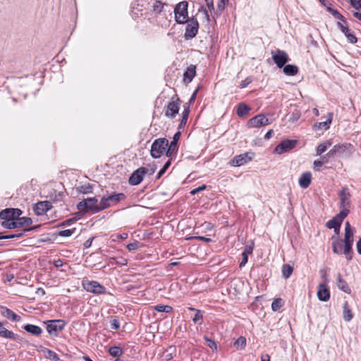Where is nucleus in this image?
I'll use <instances>...</instances> for the list:
<instances>
[{
  "instance_id": "f257e3e1",
  "label": "nucleus",
  "mask_w": 361,
  "mask_h": 361,
  "mask_svg": "<svg viewBox=\"0 0 361 361\" xmlns=\"http://www.w3.org/2000/svg\"><path fill=\"white\" fill-rule=\"evenodd\" d=\"M339 197V208L341 211L339 213H344L348 216L350 213V208L351 207V194L347 187H343L338 192Z\"/></svg>"
},
{
  "instance_id": "f03ea898",
  "label": "nucleus",
  "mask_w": 361,
  "mask_h": 361,
  "mask_svg": "<svg viewBox=\"0 0 361 361\" xmlns=\"http://www.w3.org/2000/svg\"><path fill=\"white\" fill-rule=\"evenodd\" d=\"M77 207L81 212H91L96 213L102 210V209H100V202H98L96 197H90L83 200L78 204Z\"/></svg>"
},
{
  "instance_id": "7ed1b4c3",
  "label": "nucleus",
  "mask_w": 361,
  "mask_h": 361,
  "mask_svg": "<svg viewBox=\"0 0 361 361\" xmlns=\"http://www.w3.org/2000/svg\"><path fill=\"white\" fill-rule=\"evenodd\" d=\"M169 140L166 138L156 139L152 144L150 154L154 158H160L164 154H166Z\"/></svg>"
},
{
  "instance_id": "20e7f679",
  "label": "nucleus",
  "mask_w": 361,
  "mask_h": 361,
  "mask_svg": "<svg viewBox=\"0 0 361 361\" xmlns=\"http://www.w3.org/2000/svg\"><path fill=\"white\" fill-rule=\"evenodd\" d=\"M188 4L185 1L179 2L174 8L175 20L178 24H183L188 19Z\"/></svg>"
},
{
  "instance_id": "39448f33",
  "label": "nucleus",
  "mask_w": 361,
  "mask_h": 361,
  "mask_svg": "<svg viewBox=\"0 0 361 361\" xmlns=\"http://www.w3.org/2000/svg\"><path fill=\"white\" fill-rule=\"evenodd\" d=\"M353 231H345L344 235V248H343V254L345 256L347 260L350 261L353 258Z\"/></svg>"
},
{
  "instance_id": "423d86ee",
  "label": "nucleus",
  "mask_w": 361,
  "mask_h": 361,
  "mask_svg": "<svg viewBox=\"0 0 361 361\" xmlns=\"http://www.w3.org/2000/svg\"><path fill=\"white\" fill-rule=\"evenodd\" d=\"M180 100L176 96L173 97L164 108V116L169 118H173L180 109Z\"/></svg>"
},
{
  "instance_id": "0eeeda50",
  "label": "nucleus",
  "mask_w": 361,
  "mask_h": 361,
  "mask_svg": "<svg viewBox=\"0 0 361 361\" xmlns=\"http://www.w3.org/2000/svg\"><path fill=\"white\" fill-rule=\"evenodd\" d=\"M82 284L83 288L87 292L96 295L106 293V288L96 281L83 280Z\"/></svg>"
},
{
  "instance_id": "6e6552de",
  "label": "nucleus",
  "mask_w": 361,
  "mask_h": 361,
  "mask_svg": "<svg viewBox=\"0 0 361 361\" xmlns=\"http://www.w3.org/2000/svg\"><path fill=\"white\" fill-rule=\"evenodd\" d=\"M126 197L123 193H114L108 196H104L100 200V209L102 210L109 207L112 204H116Z\"/></svg>"
},
{
  "instance_id": "1a4fd4ad",
  "label": "nucleus",
  "mask_w": 361,
  "mask_h": 361,
  "mask_svg": "<svg viewBox=\"0 0 361 361\" xmlns=\"http://www.w3.org/2000/svg\"><path fill=\"white\" fill-rule=\"evenodd\" d=\"M187 25L185 27V32L184 34V38L185 39H191L194 38L199 29V23L196 18H192L187 20Z\"/></svg>"
},
{
  "instance_id": "9d476101",
  "label": "nucleus",
  "mask_w": 361,
  "mask_h": 361,
  "mask_svg": "<svg viewBox=\"0 0 361 361\" xmlns=\"http://www.w3.org/2000/svg\"><path fill=\"white\" fill-rule=\"evenodd\" d=\"M45 324L47 332L55 336H57L58 332L63 330L66 326V322L62 319L49 320Z\"/></svg>"
},
{
  "instance_id": "9b49d317",
  "label": "nucleus",
  "mask_w": 361,
  "mask_h": 361,
  "mask_svg": "<svg viewBox=\"0 0 361 361\" xmlns=\"http://www.w3.org/2000/svg\"><path fill=\"white\" fill-rule=\"evenodd\" d=\"M149 171L147 167H140L130 176L128 183L131 185H137L143 180V177Z\"/></svg>"
},
{
  "instance_id": "f8f14e48",
  "label": "nucleus",
  "mask_w": 361,
  "mask_h": 361,
  "mask_svg": "<svg viewBox=\"0 0 361 361\" xmlns=\"http://www.w3.org/2000/svg\"><path fill=\"white\" fill-rule=\"evenodd\" d=\"M297 144L295 140H284L281 141L274 149V152L281 154L293 149Z\"/></svg>"
},
{
  "instance_id": "ddd939ff",
  "label": "nucleus",
  "mask_w": 361,
  "mask_h": 361,
  "mask_svg": "<svg viewBox=\"0 0 361 361\" xmlns=\"http://www.w3.org/2000/svg\"><path fill=\"white\" fill-rule=\"evenodd\" d=\"M346 216L344 213H338L332 219L327 221L326 226L329 228H334V232L338 235L340 232L341 224Z\"/></svg>"
},
{
  "instance_id": "4468645a",
  "label": "nucleus",
  "mask_w": 361,
  "mask_h": 361,
  "mask_svg": "<svg viewBox=\"0 0 361 361\" xmlns=\"http://www.w3.org/2000/svg\"><path fill=\"white\" fill-rule=\"evenodd\" d=\"M22 211L18 208H7L0 212V218L4 221L16 220L20 216Z\"/></svg>"
},
{
  "instance_id": "2eb2a0df",
  "label": "nucleus",
  "mask_w": 361,
  "mask_h": 361,
  "mask_svg": "<svg viewBox=\"0 0 361 361\" xmlns=\"http://www.w3.org/2000/svg\"><path fill=\"white\" fill-rule=\"evenodd\" d=\"M270 123L269 119L264 114H258L248 121L249 128H259Z\"/></svg>"
},
{
  "instance_id": "dca6fc26",
  "label": "nucleus",
  "mask_w": 361,
  "mask_h": 361,
  "mask_svg": "<svg viewBox=\"0 0 361 361\" xmlns=\"http://www.w3.org/2000/svg\"><path fill=\"white\" fill-rule=\"evenodd\" d=\"M272 59L274 63L279 68H283L285 64L290 60L288 55L281 50H277L275 54H273Z\"/></svg>"
},
{
  "instance_id": "f3484780",
  "label": "nucleus",
  "mask_w": 361,
  "mask_h": 361,
  "mask_svg": "<svg viewBox=\"0 0 361 361\" xmlns=\"http://www.w3.org/2000/svg\"><path fill=\"white\" fill-rule=\"evenodd\" d=\"M52 207L51 203L49 201L39 202L33 207L34 212L37 216L47 213Z\"/></svg>"
},
{
  "instance_id": "a211bd4d",
  "label": "nucleus",
  "mask_w": 361,
  "mask_h": 361,
  "mask_svg": "<svg viewBox=\"0 0 361 361\" xmlns=\"http://www.w3.org/2000/svg\"><path fill=\"white\" fill-rule=\"evenodd\" d=\"M337 26L338 27L340 30L345 35V36L346 37L350 43L355 44L357 42V37L353 34V32H351L350 30L348 28L347 22L346 24H344L341 22H338Z\"/></svg>"
},
{
  "instance_id": "6ab92c4d",
  "label": "nucleus",
  "mask_w": 361,
  "mask_h": 361,
  "mask_svg": "<svg viewBox=\"0 0 361 361\" xmlns=\"http://www.w3.org/2000/svg\"><path fill=\"white\" fill-rule=\"evenodd\" d=\"M318 299L323 302H326L330 298V291L324 283H320L317 287V293Z\"/></svg>"
},
{
  "instance_id": "aec40b11",
  "label": "nucleus",
  "mask_w": 361,
  "mask_h": 361,
  "mask_svg": "<svg viewBox=\"0 0 361 361\" xmlns=\"http://www.w3.org/2000/svg\"><path fill=\"white\" fill-rule=\"evenodd\" d=\"M1 314L6 318L13 321V322H20L21 320V317L16 314L13 311L11 310L6 307H1Z\"/></svg>"
},
{
  "instance_id": "412c9836",
  "label": "nucleus",
  "mask_w": 361,
  "mask_h": 361,
  "mask_svg": "<svg viewBox=\"0 0 361 361\" xmlns=\"http://www.w3.org/2000/svg\"><path fill=\"white\" fill-rule=\"evenodd\" d=\"M312 180V173L309 171L302 173L299 178L298 183L299 185L305 189L309 187Z\"/></svg>"
},
{
  "instance_id": "4be33fe9",
  "label": "nucleus",
  "mask_w": 361,
  "mask_h": 361,
  "mask_svg": "<svg viewBox=\"0 0 361 361\" xmlns=\"http://www.w3.org/2000/svg\"><path fill=\"white\" fill-rule=\"evenodd\" d=\"M196 74V68L195 66H190L187 68L186 71L183 74V81L185 83H190Z\"/></svg>"
},
{
  "instance_id": "5701e85b",
  "label": "nucleus",
  "mask_w": 361,
  "mask_h": 361,
  "mask_svg": "<svg viewBox=\"0 0 361 361\" xmlns=\"http://www.w3.org/2000/svg\"><path fill=\"white\" fill-rule=\"evenodd\" d=\"M249 160H251V157H248L247 153H245L235 156L232 160V163L233 166H240L246 164Z\"/></svg>"
},
{
  "instance_id": "b1692460",
  "label": "nucleus",
  "mask_w": 361,
  "mask_h": 361,
  "mask_svg": "<svg viewBox=\"0 0 361 361\" xmlns=\"http://www.w3.org/2000/svg\"><path fill=\"white\" fill-rule=\"evenodd\" d=\"M332 250L334 253L341 255L343 253L344 243L343 240H339L337 238H332Z\"/></svg>"
},
{
  "instance_id": "393cba45",
  "label": "nucleus",
  "mask_w": 361,
  "mask_h": 361,
  "mask_svg": "<svg viewBox=\"0 0 361 361\" xmlns=\"http://www.w3.org/2000/svg\"><path fill=\"white\" fill-rule=\"evenodd\" d=\"M0 336L13 341H16L18 337L17 334L6 329L1 322H0Z\"/></svg>"
},
{
  "instance_id": "a878e982",
  "label": "nucleus",
  "mask_w": 361,
  "mask_h": 361,
  "mask_svg": "<svg viewBox=\"0 0 361 361\" xmlns=\"http://www.w3.org/2000/svg\"><path fill=\"white\" fill-rule=\"evenodd\" d=\"M347 149L346 145H336L329 151L327 155L329 157H335L337 154H342Z\"/></svg>"
},
{
  "instance_id": "bb28decb",
  "label": "nucleus",
  "mask_w": 361,
  "mask_h": 361,
  "mask_svg": "<svg viewBox=\"0 0 361 361\" xmlns=\"http://www.w3.org/2000/svg\"><path fill=\"white\" fill-rule=\"evenodd\" d=\"M23 329L28 333H30L35 336H39L42 334V329L36 325L33 324H26L23 326Z\"/></svg>"
},
{
  "instance_id": "cd10ccee",
  "label": "nucleus",
  "mask_w": 361,
  "mask_h": 361,
  "mask_svg": "<svg viewBox=\"0 0 361 361\" xmlns=\"http://www.w3.org/2000/svg\"><path fill=\"white\" fill-rule=\"evenodd\" d=\"M343 317L344 320L345 322H350L353 317V314L347 301H345L343 303Z\"/></svg>"
},
{
  "instance_id": "c85d7f7f",
  "label": "nucleus",
  "mask_w": 361,
  "mask_h": 361,
  "mask_svg": "<svg viewBox=\"0 0 361 361\" xmlns=\"http://www.w3.org/2000/svg\"><path fill=\"white\" fill-rule=\"evenodd\" d=\"M337 287L341 290L342 291L349 293L350 292V289L348 285V283L342 279L341 274H338L337 278Z\"/></svg>"
},
{
  "instance_id": "c756f323",
  "label": "nucleus",
  "mask_w": 361,
  "mask_h": 361,
  "mask_svg": "<svg viewBox=\"0 0 361 361\" xmlns=\"http://www.w3.org/2000/svg\"><path fill=\"white\" fill-rule=\"evenodd\" d=\"M333 120V113H329L327 115V120L324 122H319L315 125V126L320 130H327L330 127V124L331 123Z\"/></svg>"
},
{
  "instance_id": "7c9ffc66",
  "label": "nucleus",
  "mask_w": 361,
  "mask_h": 361,
  "mask_svg": "<svg viewBox=\"0 0 361 361\" xmlns=\"http://www.w3.org/2000/svg\"><path fill=\"white\" fill-rule=\"evenodd\" d=\"M251 110L250 107L245 103H240L237 107L236 114L238 116L243 117L247 115Z\"/></svg>"
},
{
  "instance_id": "2f4dec72",
  "label": "nucleus",
  "mask_w": 361,
  "mask_h": 361,
  "mask_svg": "<svg viewBox=\"0 0 361 361\" xmlns=\"http://www.w3.org/2000/svg\"><path fill=\"white\" fill-rule=\"evenodd\" d=\"M283 71L286 75L293 76L298 73V68L295 65L288 64L283 66Z\"/></svg>"
},
{
  "instance_id": "473e14b6",
  "label": "nucleus",
  "mask_w": 361,
  "mask_h": 361,
  "mask_svg": "<svg viewBox=\"0 0 361 361\" xmlns=\"http://www.w3.org/2000/svg\"><path fill=\"white\" fill-rule=\"evenodd\" d=\"M178 150V143L175 142H171L166 149V157L171 158L174 154H176Z\"/></svg>"
},
{
  "instance_id": "72a5a7b5",
  "label": "nucleus",
  "mask_w": 361,
  "mask_h": 361,
  "mask_svg": "<svg viewBox=\"0 0 361 361\" xmlns=\"http://www.w3.org/2000/svg\"><path fill=\"white\" fill-rule=\"evenodd\" d=\"M93 185L90 183H86L82 185H80L77 188V191L81 194H89L92 192Z\"/></svg>"
},
{
  "instance_id": "f704fd0d",
  "label": "nucleus",
  "mask_w": 361,
  "mask_h": 361,
  "mask_svg": "<svg viewBox=\"0 0 361 361\" xmlns=\"http://www.w3.org/2000/svg\"><path fill=\"white\" fill-rule=\"evenodd\" d=\"M164 6V4L161 3L160 1L154 0L152 6V11L156 15H159L162 12Z\"/></svg>"
},
{
  "instance_id": "c9c22d12",
  "label": "nucleus",
  "mask_w": 361,
  "mask_h": 361,
  "mask_svg": "<svg viewBox=\"0 0 361 361\" xmlns=\"http://www.w3.org/2000/svg\"><path fill=\"white\" fill-rule=\"evenodd\" d=\"M331 145V142L330 141H326L320 143L317 147V155H322V154L324 153Z\"/></svg>"
},
{
  "instance_id": "e433bc0d",
  "label": "nucleus",
  "mask_w": 361,
  "mask_h": 361,
  "mask_svg": "<svg viewBox=\"0 0 361 361\" xmlns=\"http://www.w3.org/2000/svg\"><path fill=\"white\" fill-rule=\"evenodd\" d=\"M16 222L18 224V227H22L24 226H30L32 223V220L29 217L24 216V217L19 218V216H18V218H16Z\"/></svg>"
},
{
  "instance_id": "4c0bfd02",
  "label": "nucleus",
  "mask_w": 361,
  "mask_h": 361,
  "mask_svg": "<svg viewBox=\"0 0 361 361\" xmlns=\"http://www.w3.org/2000/svg\"><path fill=\"white\" fill-rule=\"evenodd\" d=\"M189 113H190L189 106L185 107V109L182 113V119L179 124V128H182L183 126H185L188 118Z\"/></svg>"
},
{
  "instance_id": "58836bf2",
  "label": "nucleus",
  "mask_w": 361,
  "mask_h": 361,
  "mask_svg": "<svg viewBox=\"0 0 361 361\" xmlns=\"http://www.w3.org/2000/svg\"><path fill=\"white\" fill-rule=\"evenodd\" d=\"M109 353L111 356L117 357L123 354V350L118 346H112L109 349Z\"/></svg>"
},
{
  "instance_id": "ea45409f",
  "label": "nucleus",
  "mask_w": 361,
  "mask_h": 361,
  "mask_svg": "<svg viewBox=\"0 0 361 361\" xmlns=\"http://www.w3.org/2000/svg\"><path fill=\"white\" fill-rule=\"evenodd\" d=\"M154 309L159 312H171L173 308L170 305H157L154 306Z\"/></svg>"
},
{
  "instance_id": "a19ab883",
  "label": "nucleus",
  "mask_w": 361,
  "mask_h": 361,
  "mask_svg": "<svg viewBox=\"0 0 361 361\" xmlns=\"http://www.w3.org/2000/svg\"><path fill=\"white\" fill-rule=\"evenodd\" d=\"M1 226L5 228L12 229L18 228L16 220H6L1 223Z\"/></svg>"
},
{
  "instance_id": "79ce46f5",
  "label": "nucleus",
  "mask_w": 361,
  "mask_h": 361,
  "mask_svg": "<svg viewBox=\"0 0 361 361\" xmlns=\"http://www.w3.org/2000/svg\"><path fill=\"white\" fill-rule=\"evenodd\" d=\"M282 273L285 279H288L293 273V267L289 264H284L282 267Z\"/></svg>"
},
{
  "instance_id": "37998d69",
  "label": "nucleus",
  "mask_w": 361,
  "mask_h": 361,
  "mask_svg": "<svg viewBox=\"0 0 361 361\" xmlns=\"http://www.w3.org/2000/svg\"><path fill=\"white\" fill-rule=\"evenodd\" d=\"M246 345V338L244 336H240L234 343L236 348L243 349Z\"/></svg>"
},
{
  "instance_id": "c03bdc74",
  "label": "nucleus",
  "mask_w": 361,
  "mask_h": 361,
  "mask_svg": "<svg viewBox=\"0 0 361 361\" xmlns=\"http://www.w3.org/2000/svg\"><path fill=\"white\" fill-rule=\"evenodd\" d=\"M329 11L336 18L340 20V22L346 24V19L337 10L329 8Z\"/></svg>"
},
{
  "instance_id": "a18cd8bd",
  "label": "nucleus",
  "mask_w": 361,
  "mask_h": 361,
  "mask_svg": "<svg viewBox=\"0 0 361 361\" xmlns=\"http://www.w3.org/2000/svg\"><path fill=\"white\" fill-rule=\"evenodd\" d=\"M283 305V301L281 298L274 299L271 303V308L274 311L279 310Z\"/></svg>"
},
{
  "instance_id": "49530a36",
  "label": "nucleus",
  "mask_w": 361,
  "mask_h": 361,
  "mask_svg": "<svg viewBox=\"0 0 361 361\" xmlns=\"http://www.w3.org/2000/svg\"><path fill=\"white\" fill-rule=\"evenodd\" d=\"M44 353H45V355L47 357H49V359H51L52 360L56 361V360H59L58 355L55 352H54L49 349H45Z\"/></svg>"
},
{
  "instance_id": "de8ad7c7",
  "label": "nucleus",
  "mask_w": 361,
  "mask_h": 361,
  "mask_svg": "<svg viewBox=\"0 0 361 361\" xmlns=\"http://www.w3.org/2000/svg\"><path fill=\"white\" fill-rule=\"evenodd\" d=\"M170 165H171V161L168 160L165 163V164L164 165L162 169L159 171V173L157 174V179L160 178L163 176V174L166 171V170L169 169Z\"/></svg>"
},
{
  "instance_id": "09e8293b",
  "label": "nucleus",
  "mask_w": 361,
  "mask_h": 361,
  "mask_svg": "<svg viewBox=\"0 0 361 361\" xmlns=\"http://www.w3.org/2000/svg\"><path fill=\"white\" fill-rule=\"evenodd\" d=\"M202 314L200 310H196V313L192 318V321L195 323L199 322L200 324L202 323Z\"/></svg>"
},
{
  "instance_id": "8fccbe9b",
  "label": "nucleus",
  "mask_w": 361,
  "mask_h": 361,
  "mask_svg": "<svg viewBox=\"0 0 361 361\" xmlns=\"http://www.w3.org/2000/svg\"><path fill=\"white\" fill-rule=\"evenodd\" d=\"M75 231V229H66L59 231V235L63 237H68L71 236Z\"/></svg>"
},
{
  "instance_id": "3c124183",
  "label": "nucleus",
  "mask_w": 361,
  "mask_h": 361,
  "mask_svg": "<svg viewBox=\"0 0 361 361\" xmlns=\"http://www.w3.org/2000/svg\"><path fill=\"white\" fill-rule=\"evenodd\" d=\"M139 247V242L135 241L127 245V248L130 251L136 250Z\"/></svg>"
},
{
  "instance_id": "603ef678",
  "label": "nucleus",
  "mask_w": 361,
  "mask_h": 361,
  "mask_svg": "<svg viewBox=\"0 0 361 361\" xmlns=\"http://www.w3.org/2000/svg\"><path fill=\"white\" fill-rule=\"evenodd\" d=\"M350 4L357 10H361V0H350Z\"/></svg>"
},
{
  "instance_id": "864d4df0",
  "label": "nucleus",
  "mask_w": 361,
  "mask_h": 361,
  "mask_svg": "<svg viewBox=\"0 0 361 361\" xmlns=\"http://www.w3.org/2000/svg\"><path fill=\"white\" fill-rule=\"evenodd\" d=\"M111 328L114 330H117L120 328V322L117 319H114L111 321Z\"/></svg>"
},
{
  "instance_id": "5fc2aeb1",
  "label": "nucleus",
  "mask_w": 361,
  "mask_h": 361,
  "mask_svg": "<svg viewBox=\"0 0 361 361\" xmlns=\"http://www.w3.org/2000/svg\"><path fill=\"white\" fill-rule=\"evenodd\" d=\"M22 235H23L22 233H18V234H14V235H0V240H2V239H11V238H20Z\"/></svg>"
},
{
  "instance_id": "6e6d98bb",
  "label": "nucleus",
  "mask_w": 361,
  "mask_h": 361,
  "mask_svg": "<svg viewBox=\"0 0 361 361\" xmlns=\"http://www.w3.org/2000/svg\"><path fill=\"white\" fill-rule=\"evenodd\" d=\"M252 79L250 78H246L244 80L241 81L239 87L240 88L246 87L250 83H251Z\"/></svg>"
},
{
  "instance_id": "4d7b16f0",
  "label": "nucleus",
  "mask_w": 361,
  "mask_h": 361,
  "mask_svg": "<svg viewBox=\"0 0 361 361\" xmlns=\"http://www.w3.org/2000/svg\"><path fill=\"white\" fill-rule=\"evenodd\" d=\"M205 340L209 348L216 349V344L213 340L208 338H205Z\"/></svg>"
},
{
  "instance_id": "13d9d810",
  "label": "nucleus",
  "mask_w": 361,
  "mask_h": 361,
  "mask_svg": "<svg viewBox=\"0 0 361 361\" xmlns=\"http://www.w3.org/2000/svg\"><path fill=\"white\" fill-rule=\"evenodd\" d=\"M323 161H320V160H315L314 162H313V167L315 170H319V168L323 165Z\"/></svg>"
},
{
  "instance_id": "bf43d9fd",
  "label": "nucleus",
  "mask_w": 361,
  "mask_h": 361,
  "mask_svg": "<svg viewBox=\"0 0 361 361\" xmlns=\"http://www.w3.org/2000/svg\"><path fill=\"white\" fill-rule=\"evenodd\" d=\"M205 188H206V185H201V186H200V187H198V188H195V189L192 190L190 192V193H191L192 195H195V194H196V193H197V192H200V191L204 190Z\"/></svg>"
},
{
  "instance_id": "052dcab7",
  "label": "nucleus",
  "mask_w": 361,
  "mask_h": 361,
  "mask_svg": "<svg viewBox=\"0 0 361 361\" xmlns=\"http://www.w3.org/2000/svg\"><path fill=\"white\" fill-rule=\"evenodd\" d=\"M242 255H243V258H242L241 262L240 264V267L244 266L247 262V255L246 252H243Z\"/></svg>"
},
{
  "instance_id": "680f3d73",
  "label": "nucleus",
  "mask_w": 361,
  "mask_h": 361,
  "mask_svg": "<svg viewBox=\"0 0 361 361\" xmlns=\"http://www.w3.org/2000/svg\"><path fill=\"white\" fill-rule=\"evenodd\" d=\"M193 238L195 239H198V240H202V241H204L206 243H210L212 242V239L210 238H207V237H204V236H195L193 237Z\"/></svg>"
},
{
  "instance_id": "e2e57ef3",
  "label": "nucleus",
  "mask_w": 361,
  "mask_h": 361,
  "mask_svg": "<svg viewBox=\"0 0 361 361\" xmlns=\"http://www.w3.org/2000/svg\"><path fill=\"white\" fill-rule=\"evenodd\" d=\"M228 0H219L217 4V7L219 10H223L225 7L226 1H228Z\"/></svg>"
},
{
  "instance_id": "0e129e2a",
  "label": "nucleus",
  "mask_w": 361,
  "mask_h": 361,
  "mask_svg": "<svg viewBox=\"0 0 361 361\" xmlns=\"http://www.w3.org/2000/svg\"><path fill=\"white\" fill-rule=\"evenodd\" d=\"M180 132L178 131V132L176 133L173 137L172 142H175L178 143V141L180 139Z\"/></svg>"
},
{
  "instance_id": "69168bd1",
  "label": "nucleus",
  "mask_w": 361,
  "mask_h": 361,
  "mask_svg": "<svg viewBox=\"0 0 361 361\" xmlns=\"http://www.w3.org/2000/svg\"><path fill=\"white\" fill-rule=\"evenodd\" d=\"M274 134V130H269L264 135V139L266 140H269L270 139L272 135Z\"/></svg>"
},
{
  "instance_id": "338daca9",
  "label": "nucleus",
  "mask_w": 361,
  "mask_h": 361,
  "mask_svg": "<svg viewBox=\"0 0 361 361\" xmlns=\"http://www.w3.org/2000/svg\"><path fill=\"white\" fill-rule=\"evenodd\" d=\"M356 247L357 252L361 255V238L358 240L356 243Z\"/></svg>"
},
{
  "instance_id": "774afa93",
  "label": "nucleus",
  "mask_w": 361,
  "mask_h": 361,
  "mask_svg": "<svg viewBox=\"0 0 361 361\" xmlns=\"http://www.w3.org/2000/svg\"><path fill=\"white\" fill-rule=\"evenodd\" d=\"M261 361H270V357L268 354L262 355L261 357Z\"/></svg>"
}]
</instances>
